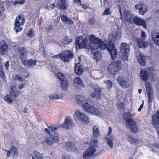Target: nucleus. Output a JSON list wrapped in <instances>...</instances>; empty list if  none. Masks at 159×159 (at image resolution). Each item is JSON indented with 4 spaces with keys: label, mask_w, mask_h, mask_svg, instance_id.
Returning a JSON list of instances; mask_svg holds the SVG:
<instances>
[{
    "label": "nucleus",
    "mask_w": 159,
    "mask_h": 159,
    "mask_svg": "<svg viewBox=\"0 0 159 159\" xmlns=\"http://www.w3.org/2000/svg\"><path fill=\"white\" fill-rule=\"evenodd\" d=\"M19 93L16 90H14L12 88H11L9 91V95L12 99L16 98H17Z\"/></svg>",
    "instance_id": "nucleus-35"
},
{
    "label": "nucleus",
    "mask_w": 159,
    "mask_h": 159,
    "mask_svg": "<svg viewBox=\"0 0 159 159\" xmlns=\"http://www.w3.org/2000/svg\"><path fill=\"white\" fill-rule=\"evenodd\" d=\"M93 134L95 137H98L100 135L99 127L97 125H95L93 127Z\"/></svg>",
    "instance_id": "nucleus-40"
},
{
    "label": "nucleus",
    "mask_w": 159,
    "mask_h": 159,
    "mask_svg": "<svg viewBox=\"0 0 159 159\" xmlns=\"http://www.w3.org/2000/svg\"><path fill=\"white\" fill-rule=\"evenodd\" d=\"M72 41V39L70 37H65L64 39L62 41V45L63 46L65 47L64 45L68 44L69 43H70Z\"/></svg>",
    "instance_id": "nucleus-39"
},
{
    "label": "nucleus",
    "mask_w": 159,
    "mask_h": 159,
    "mask_svg": "<svg viewBox=\"0 0 159 159\" xmlns=\"http://www.w3.org/2000/svg\"><path fill=\"white\" fill-rule=\"evenodd\" d=\"M144 5L143 3H139L138 4L136 5L135 6V7L136 9L140 10Z\"/></svg>",
    "instance_id": "nucleus-55"
},
{
    "label": "nucleus",
    "mask_w": 159,
    "mask_h": 159,
    "mask_svg": "<svg viewBox=\"0 0 159 159\" xmlns=\"http://www.w3.org/2000/svg\"><path fill=\"white\" fill-rule=\"evenodd\" d=\"M62 159H71V158L70 156H68L63 157Z\"/></svg>",
    "instance_id": "nucleus-64"
},
{
    "label": "nucleus",
    "mask_w": 159,
    "mask_h": 159,
    "mask_svg": "<svg viewBox=\"0 0 159 159\" xmlns=\"http://www.w3.org/2000/svg\"><path fill=\"white\" fill-rule=\"evenodd\" d=\"M134 23L138 25H142L144 28H146V23L145 21L142 19L139 18L137 16L134 17L133 19Z\"/></svg>",
    "instance_id": "nucleus-19"
},
{
    "label": "nucleus",
    "mask_w": 159,
    "mask_h": 159,
    "mask_svg": "<svg viewBox=\"0 0 159 159\" xmlns=\"http://www.w3.org/2000/svg\"><path fill=\"white\" fill-rule=\"evenodd\" d=\"M106 84H107V87L109 89H110L112 85V82L110 80H108L106 82H105Z\"/></svg>",
    "instance_id": "nucleus-54"
},
{
    "label": "nucleus",
    "mask_w": 159,
    "mask_h": 159,
    "mask_svg": "<svg viewBox=\"0 0 159 159\" xmlns=\"http://www.w3.org/2000/svg\"><path fill=\"white\" fill-rule=\"evenodd\" d=\"M137 59L139 62L140 64L143 66L146 63L145 57L142 54L139 53V55L137 57Z\"/></svg>",
    "instance_id": "nucleus-31"
},
{
    "label": "nucleus",
    "mask_w": 159,
    "mask_h": 159,
    "mask_svg": "<svg viewBox=\"0 0 159 159\" xmlns=\"http://www.w3.org/2000/svg\"><path fill=\"white\" fill-rule=\"evenodd\" d=\"M120 38L118 34L116 32H114L111 34L109 36L108 39L112 43H114Z\"/></svg>",
    "instance_id": "nucleus-23"
},
{
    "label": "nucleus",
    "mask_w": 159,
    "mask_h": 159,
    "mask_svg": "<svg viewBox=\"0 0 159 159\" xmlns=\"http://www.w3.org/2000/svg\"><path fill=\"white\" fill-rule=\"evenodd\" d=\"M60 4L58 5L59 8L61 10H64L67 9V3L66 0H59Z\"/></svg>",
    "instance_id": "nucleus-30"
},
{
    "label": "nucleus",
    "mask_w": 159,
    "mask_h": 159,
    "mask_svg": "<svg viewBox=\"0 0 159 159\" xmlns=\"http://www.w3.org/2000/svg\"><path fill=\"white\" fill-rule=\"evenodd\" d=\"M91 86L93 89L95 90V91H97L98 89L100 88H99L98 87L97 85L95 83L92 84Z\"/></svg>",
    "instance_id": "nucleus-57"
},
{
    "label": "nucleus",
    "mask_w": 159,
    "mask_h": 159,
    "mask_svg": "<svg viewBox=\"0 0 159 159\" xmlns=\"http://www.w3.org/2000/svg\"><path fill=\"white\" fill-rule=\"evenodd\" d=\"M120 55L122 59L124 61L128 60L129 55L130 47L129 45L125 43H122L120 45Z\"/></svg>",
    "instance_id": "nucleus-4"
},
{
    "label": "nucleus",
    "mask_w": 159,
    "mask_h": 159,
    "mask_svg": "<svg viewBox=\"0 0 159 159\" xmlns=\"http://www.w3.org/2000/svg\"><path fill=\"white\" fill-rule=\"evenodd\" d=\"M64 94L58 91L55 92L50 95V99L63 100L64 99Z\"/></svg>",
    "instance_id": "nucleus-15"
},
{
    "label": "nucleus",
    "mask_w": 159,
    "mask_h": 159,
    "mask_svg": "<svg viewBox=\"0 0 159 159\" xmlns=\"http://www.w3.org/2000/svg\"><path fill=\"white\" fill-rule=\"evenodd\" d=\"M151 123L155 127L159 125V119L157 115H153L152 116Z\"/></svg>",
    "instance_id": "nucleus-34"
},
{
    "label": "nucleus",
    "mask_w": 159,
    "mask_h": 159,
    "mask_svg": "<svg viewBox=\"0 0 159 159\" xmlns=\"http://www.w3.org/2000/svg\"><path fill=\"white\" fill-rule=\"evenodd\" d=\"M74 2L77 3L78 5H81L80 0H74Z\"/></svg>",
    "instance_id": "nucleus-62"
},
{
    "label": "nucleus",
    "mask_w": 159,
    "mask_h": 159,
    "mask_svg": "<svg viewBox=\"0 0 159 159\" xmlns=\"http://www.w3.org/2000/svg\"><path fill=\"white\" fill-rule=\"evenodd\" d=\"M98 148V141L96 139H91L90 142V145L84 152L83 157L84 159H88L94 156Z\"/></svg>",
    "instance_id": "nucleus-2"
},
{
    "label": "nucleus",
    "mask_w": 159,
    "mask_h": 159,
    "mask_svg": "<svg viewBox=\"0 0 159 159\" xmlns=\"http://www.w3.org/2000/svg\"><path fill=\"white\" fill-rule=\"evenodd\" d=\"M73 57V55L69 50L62 51L61 53L51 57L53 59L61 58L62 61L64 62H68Z\"/></svg>",
    "instance_id": "nucleus-3"
},
{
    "label": "nucleus",
    "mask_w": 159,
    "mask_h": 159,
    "mask_svg": "<svg viewBox=\"0 0 159 159\" xmlns=\"http://www.w3.org/2000/svg\"><path fill=\"white\" fill-rule=\"evenodd\" d=\"M95 92L96 94V98L97 99H100L101 96V91L100 88L97 89V91H95Z\"/></svg>",
    "instance_id": "nucleus-46"
},
{
    "label": "nucleus",
    "mask_w": 159,
    "mask_h": 159,
    "mask_svg": "<svg viewBox=\"0 0 159 159\" xmlns=\"http://www.w3.org/2000/svg\"><path fill=\"white\" fill-rule=\"evenodd\" d=\"M43 143L44 144L47 143L48 145H49L50 144V138L48 137L47 136L45 140L43 141Z\"/></svg>",
    "instance_id": "nucleus-53"
},
{
    "label": "nucleus",
    "mask_w": 159,
    "mask_h": 159,
    "mask_svg": "<svg viewBox=\"0 0 159 159\" xmlns=\"http://www.w3.org/2000/svg\"><path fill=\"white\" fill-rule=\"evenodd\" d=\"M25 62H26V65L23 64L25 66L29 65V66L31 67H33L34 66L36 65L37 61L36 60H34L32 59H30L28 61H27L26 59H25Z\"/></svg>",
    "instance_id": "nucleus-32"
},
{
    "label": "nucleus",
    "mask_w": 159,
    "mask_h": 159,
    "mask_svg": "<svg viewBox=\"0 0 159 159\" xmlns=\"http://www.w3.org/2000/svg\"><path fill=\"white\" fill-rule=\"evenodd\" d=\"M111 13V10L109 8H106L104 11V12L102 13V15H109Z\"/></svg>",
    "instance_id": "nucleus-50"
},
{
    "label": "nucleus",
    "mask_w": 159,
    "mask_h": 159,
    "mask_svg": "<svg viewBox=\"0 0 159 159\" xmlns=\"http://www.w3.org/2000/svg\"><path fill=\"white\" fill-rule=\"evenodd\" d=\"M73 125V122L71 118L69 117H66L64 122L61 125L62 128L66 129H70Z\"/></svg>",
    "instance_id": "nucleus-10"
},
{
    "label": "nucleus",
    "mask_w": 159,
    "mask_h": 159,
    "mask_svg": "<svg viewBox=\"0 0 159 159\" xmlns=\"http://www.w3.org/2000/svg\"><path fill=\"white\" fill-rule=\"evenodd\" d=\"M89 39L90 41L102 50L107 48L111 55V57L113 60H115L117 56V52L115 47L113 44H109L108 45H106L101 39H99L93 35L90 36Z\"/></svg>",
    "instance_id": "nucleus-1"
},
{
    "label": "nucleus",
    "mask_w": 159,
    "mask_h": 159,
    "mask_svg": "<svg viewBox=\"0 0 159 159\" xmlns=\"http://www.w3.org/2000/svg\"><path fill=\"white\" fill-rule=\"evenodd\" d=\"M141 37L142 40H145L146 39V36L145 33L143 30H142L141 31Z\"/></svg>",
    "instance_id": "nucleus-56"
},
{
    "label": "nucleus",
    "mask_w": 159,
    "mask_h": 159,
    "mask_svg": "<svg viewBox=\"0 0 159 159\" xmlns=\"http://www.w3.org/2000/svg\"><path fill=\"white\" fill-rule=\"evenodd\" d=\"M0 77L2 79H4V71L2 70V64L0 62Z\"/></svg>",
    "instance_id": "nucleus-51"
},
{
    "label": "nucleus",
    "mask_w": 159,
    "mask_h": 159,
    "mask_svg": "<svg viewBox=\"0 0 159 159\" xmlns=\"http://www.w3.org/2000/svg\"><path fill=\"white\" fill-rule=\"evenodd\" d=\"M75 115L82 122L84 123L88 124L89 123L90 120L88 116L79 110H77L75 111Z\"/></svg>",
    "instance_id": "nucleus-8"
},
{
    "label": "nucleus",
    "mask_w": 159,
    "mask_h": 159,
    "mask_svg": "<svg viewBox=\"0 0 159 159\" xmlns=\"http://www.w3.org/2000/svg\"><path fill=\"white\" fill-rule=\"evenodd\" d=\"M122 116L123 119L126 120V124H127L128 123H129V122H130L131 121L133 120L131 119L129 114L128 112H125L124 114H123Z\"/></svg>",
    "instance_id": "nucleus-36"
},
{
    "label": "nucleus",
    "mask_w": 159,
    "mask_h": 159,
    "mask_svg": "<svg viewBox=\"0 0 159 159\" xmlns=\"http://www.w3.org/2000/svg\"><path fill=\"white\" fill-rule=\"evenodd\" d=\"M146 89L148 94L149 102H152L153 99V93L152 86L149 83L146 82Z\"/></svg>",
    "instance_id": "nucleus-13"
},
{
    "label": "nucleus",
    "mask_w": 159,
    "mask_h": 159,
    "mask_svg": "<svg viewBox=\"0 0 159 159\" xmlns=\"http://www.w3.org/2000/svg\"><path fill=\"white\" fill-rule=\"evenodd\" d=\"M33 159H43V157L41 154L37 151H34L31 155Z\"/></svg>",
    "instance_id": "nucleus-33"
},
{
    "label": "nucleus",
    "mask_w": 159,
    "mask_h": 159,
    "mask_svg": "<svg viewBox=\"0 0 159 159\" xmlns=\"http://www.w3.org/2000/svg\"><path fill=\"white\" fill-rule=\"evenodd\" d=\"M8 49V45L7 43L4 40L0 41V55H4Z\"/></svg>",
    "instance_id": "nucleus-16"
},
{
    "label": "nucleus",
    "mask_w": 159,
    "mask_h": 159,
    "mask_svg": "<svg viewBox=\"0 0 159 159\" xmlns=\"http://www.w3.org/2000/svg\"><path fill=\"white\" fill-rule=\"evenodd\" d=\"M124 16L126 21L129 22H131L133 15L132 14L130 11L125 10L124 12Z\"/></svg>",
    "instance_id": "nucleus-21"
},
{
    "label": "nucleus",
    "mask_w": 159,
    "mask_h": 159,
    "mask_svg": "<svg viewBox=\"0 0 159 159\" xmlns=\"http://www.w3.org/2000/svg\"><path fill=\"white\" fill-rule=\"evenodd\" d=\"M112 131V128L110 127H109V130L107 135L105 137V142L111 148H113L114 147L113 142L114 139V135L111 134Z\"/></svg>",
    "instance_id": "nucleus-6"
},
{
    "label": "nucleus",
    "mask_w": 159,
    "mask_h": 159,
    "mask_svg": "<svg viewBox=\"0 0 159 159\" xmlns=\"http://www.w3.org/2000/svg\"><path fill=\"white\" fill-rule=\"evenodd\" d=\"M148 9V7L145 5H144L139 11V13L142 15H143L145 12L147 11Z\"/></svg>",
    "instance_id": "nucleus-44"
},
{
    "label": "nucleus",
    "mask_w": 159,
    "mask_h": 159,
    "mask_svg": "<svg viewBox=\"0 0 159 159\" xmlns=\"http://www.w3.org/2000/svg\"><path fill=\"white\" fill-rule=\"evenodd\" d=\"M121 65V61L118 60L111 63L108 67V70L109 72L112 75L116 74L120 67Z\"/></svg>",
    "instance_id": "nucleus-7"
},
{
    "label": "nucleus",
    "mask_w": 159,
    "mask_h": 159,
    "mask_svg": "<svg viewBox=\"0 0 159 159\" xmlns=\"http://www.w3.org/2000/svg\"><path fill=\"white\" fill-rule=\"evenodd\" d=\"M74 83L81 87H83L84 84L82 80L80 77L75 78L73 81Z\"/></svg>",
    "instance_id": "nucleus-37"
},
{
    "label": "nucleus",
    "mask_w": 159,
    "mask_h": 159,
    "mask_svg": "<svg viewBox=\"0 0 159 159\" xmlns=\"http://www.w3.org/2000/svg\"><path fill=\"white\" fill-rule=\"evenodd\" d=\"M18 50L20 54V59L21 60L22 63L26 65L25 59H27V57L26 50L24 48L21 47L19 48Z\"/></svg>",
    "instance_id": "nucleus-12"
},
{
    "label": "nucleus",
    "mask_w": 159,
    "mask_h": 159,
    "mask_svg": "<svg viewBox=\"0 0 159 159\" xmlns=\"http://www.w3.org/2000/svg\"><path fill=\"white\" fill-rule=\"evenodd\" d=\"M75 73L78 75H82L84 70L80 63H77L75 66Z\"/></svg>",
    "instance_id": "nucleus-26"
},
{
    "label": "nucleus",
    "mask_w": 159,
    "mask_h": 159,
    "mask_svg": "<svg viewBox=\"0 0 159 159\" xmlns=\"http://www.w3.org/2000/svg\"><path fill=\"white\" fill-rule=\"evenodd\" d=\"M68 83L67 79L61 82V88L64 90H66L68 88Z\"/></svg>",
    "instance_id": "nucleus-42"
},
{
    "label": "nucleus",
    "mask_w": 159,
    "mask_h": 159,
    "mask_svg": "<svg viewBox=\"0 0 159 159\" xmlns=\"http://www.w3.org/2000/svg\"><path fill=\"white\" fill-rule=\"evenodd\" d=\"M91 96L92 98L96 97V94L95 92L94 93H92L91 94Z\"/></svg>",
    "instance_id": "nucleus-63"
},
{
    "label": "nucleus",
    "mask_w": 159,
    "mask_h": 159,
    "mask_svg": "<svg viewBox=\"0 0 159 159\" xmlns=\"http://www.w3.org/2000/svg\"><path fill=\"white\" fill-rule=\"evenodd\" d=\"M4 100L8 103L11 104L12 102V99L11 97L10 96V95H7L4 98Z\"/></svg>",
    "instance_id": "nucleus-49"
},
{
    "label": "nucleus",
    "mask_w": 159,
    "mask_h": 159,
    "mask_svg": "<svg viewBox=\"0 0 159 159\" xmlns=\"http://www.w3.org/2000/svg\"><path fill=\"white\" fill-rule=\"evenodd\" d=\"M144 40L140 39H136L139 48H145L148 47V43Z\"/></svg>",
    "instance_id": "nucleus-22"
},
{
    "label": "nucleus",
    "mask_w": 159,
    "mask_h": 159,
    "mask_svg": "<svg viewBox=\"0 0 159 159\" xmlns=\"http://www.w3.org/2000/svg\"><path fill=\"white\" fill-rule=\"evenodd\" d=\"M60 127H61V125L59 124L51 125H50V131L56 132V131Z\"/></svg>",
    "instance_id": "nucleus-43"
},
{
    "label": "nucleus",
    "mask_w": 159,
    "mask_h": 159,
    "mask_svg": "<svg viewBox=\"0 0 159 159\" xmlns=\"http://www.w3.org/2000/svg\"><path fill=\"white\" fill-rule=\"evenodd\" d=\"M4 66L7 69H8L9 67L8 61H7L4 63Z\"/></svg>",
    "instance_id": "nucleus-61"
},
{
    "label": "nucleus",
    "mask_w": 159,
    "mask_h": 159,
    "mask_svg": "<svg viewBox=\"0 0 159 159\" xmlns=\"http://www.w3.org/2000/svg\"><path fill=\"white\" fill-rule=\"evenodd\" d=\"M25 23V18L22 15H19L16 18L14 23V30L17 33L21 31L23 29L21 26Z\"/></svg>",
    "instance_id": "nucleus-5"
},
{
    "label": "nucleus",
    "mask_w": 159,
    "mask_h": 159,
    "mask_svg": "<svg viewBox=\"0 0 159 159\" xmlns=\"http://www.w3.org/2000/svg\"><path fill=\"white\" fill-rule=\"evenodd\" d=\"M59 139V135L57 132L50 131V146L58 142Z\"/></svg>",
    "instance_id": "nucleus-14"
},
{
    "label": "nucleus",
    "mask_w": 159,
    "mask_h": 159,
    "mask_svg": "<svg viewBox=\"0 0 159 159\" xmlns=\"http://www.w3.org/2000/svg\"><path fill=\"white\" fill-rule=\"evenodd\" d=\"M57 76L58 78L61 80V82L66 79L65 76L62 73H58Z\"/></svg>",
    "instance_id": "nucleus-47"
},
{
    "label": "nucleus",
    "mask_w": 159,
    "mask_h": 159,
    "mask_svg": "<svg viewBox=\"0 0 159 159\" xmlns=\"http://www.w3.org/2000/svg\"><path fill=\"white\" fill-rule=\"evenodd\" d=\"M28 35L30 37H32L34 35V33L33 31L32 30H29L28 33Z\"/></svg>",
    "instance_id": "nucleus-59"
},
{
    "label": "nucleus",
    "mask_w": 159,
    "mask_h": 159,
    "mask_svg": "<svg viewBox=\"0 0 159 159\" xmlns=\"http://www.w3.org/2000/svg\"><path fill=\"white\" fill-rule=\"evenodd\" d=\"M15 80H17L19 82H21L23 81V78L20 75H16L15 77Z\"/></svg>",
    "instance_id": "nucleus-48"
},
{
    "label": "nucleus",
    "mask_w": 159,
    "mask_h": 159,
    "mask_svg": "<svg viewBox=\"0 0 159 159\" xmlns=\"http://www.w3.org/2000/svg\"><path fill=\"white\" fill-rule=\"evenodd\" d=\"M90 48L91 51L93 53L94 57L95 58L97 61L101 60L102 55L100 52L98 51V48L93 43L90 44Z\"/></svg>",
    "instance_id": "nucleus-9"
},
{
    "label": "nucleus",
    "mask_w": 159,
    "mask_h": 159,
    "mask_svg": "<svg viewBox=\"0 0 159 159\" xmlns=\"http://www.w3.org/2000/svg\"><path fill=\"white\" fill-rule=\"evenodd\" d=\"M87 41L85 39L81 38H78L75 42L76 45L78 46L79 48H89L90 45L87 44Z\"/></svg>",
    "instance_id": "nucleus-11"
},
{
    "label": "nucleus",
    "mask_w": 159,
    "mask_h": 159,
    "mask_svg": "<svg viewBox=\"0 0 159 159\" xmlns=\"http://www.w3.org/2000/svg\"><path fill=\"white\" fill-rule=\"evenodd\" d=\"M140 75L141 79L144 81H146L148 80V72L147 70H142L140 73Z\"/></svg>",
    "instance_id": "nucleus-29"
},
{
    "label": "nucleus",
    "mask_w": 159,
    "mask_h": 159,
    "mask_svg": "<svg viewBox=\"0 0 159 159\" xmlns=\"http://www.w3.org/2000/svg\"><path fill=\"white\" fill-rule=\"evenodd\" d=\"M61 19L66 24L70 25L73 23V21L65 15L62 16Z\"/></svg>",
    "instance_id": "nucleus-38"
},
{
    "label": "nucleus",
    "mask_w": 159,
    "mask_h": 159,
    "mask_svg": "<svg viewBox=\"0 0 159 159\" xmlns=\"http://www.w3.org/2000/svg\"><path fill=\"white\" fill-rule=\"evenodd\" d=\"M25 2V0H16L15 1L14 3V5H16V4L23 5L24 4Z\"/></svg>",
    "instance_id": "nucleus-52"
},
{
    "label": "nucleus",
    "mask_w": 159,
    "mask_h": 159,
    "mask_svg": "<svg viewBox=\"0 0 159 159\" xmlns=\"http://www.w3.org/2000/svg\"><path fill=\"white\" fill-rule=\"evenodd\" d=\"M75 100L76 102L79 104H84L87 101L86 97L81 95L76 96L75 97Z\"/></svg>",
    "instance_id": "nucleus-27"
},
{
    "label": "nucleus",
    "mask_w": 159,
    "mask_h": 159,
    "mask_svg": "<svg viewBox=\"0 0 159 159\" xmlns=\"http://www.w3.org/2000/svg\"><path fill=\"white\" fill-rule=\"evenodd\" d=\"M117 80L119 82L120 85L123 87L127 88L129 87V81L125 78L119 76Z\"/></svg>",
    "instance_id": "nucleus-17"
},
{
    "label": "nucleus",
    "mask_w": 159,
    "mask_h": 159,
    "mask_svg": "<svg viewBox=\"0 0 159 159\" xmlns=\"http://www.w3.org/2000/svg\"><path fill=\"white\" fill-rule=\"evenodd\" d=\"M25 85V84L24 83H22L19 84L18 88L19 89H22Z\"/></svg>",
    "instance_id": "nucleus-60"
},
{
    "label": "nucleus",
    "mask_w": 159,
    "mask_h": 159,
    "mask_svg": "<svg viewBox=\"0 0 159 159\" xmlns=\"http://www.w3.org/2000/svg\"><path fill=\"white\" fill-rule=\"evenodd\" d=\"M94 107L89 102L86 103L83 105V109L89 113H91Z\"/></svg>",
    "instance_id": "nucleus-25"
},
{
    "label": "nucleus",
    "mask_w": 159,
    "mask_h": 159,
    "mask_svg": "<svg viewBox=\"0 0 159 159\" xmlns=\"http://www.w3.org/2000/svg\"><path fill=\"white\" fill-rule=\"evenodd\" d=\"M152 39L155 44L159 46V33H152Z\"/></svg>",
    "instance_id": "nucleus-28"
},
{
    "label": "nucleus",
    "mask_w": 159,
    "mask_h": 159,
    "mask_svg": "<svg viewBox=\"0 0 159 159\" xmlns=\"http://www.w3.org/2000/svg\"><path fill=\"white\" fill-rule=\"evenodd\" d=\"M10 150L11 152V154L13 156L16 155L17 156L18 154L16 148L14 146H12L10 148Z\"/></svg>",
    "instance_id": "nucleus-45"
},
{
    "label": "nucleus",
    "mask_w": 159,
    "mask_h": 159,
    "mask_svg": "<svg viewBox=\"0 0 159 159\" xmlns=\"http://www.w3.org/2000/svg\"><path fill=\"white\" fill-rule=\"evenodd\" d=\"M0 2H1V1L0 0ZM4 11V8L1 4L0 3V15L2 14Z\"/></svg>",
    "instance_id": "nucleus-58"
},
{
    "label": "nucleus",
    "mask_w": 159,
    "mask_h": 159,
    "mask_svg": "<svg viewBox=\"0 0 159 159\" xmlns=\"http://www.w3.org/2000/svg\"><path fill=\"white\" fill-rule=\"evenodd\" d=\"M126 126L130 129L133 133H135L137 132L138 129L135 121L133 120L129 123L126 124Z\"/></svg>",
    "instance_id": "nucleus-18"
},
{
    "label": "nucleus",
    "mask_w": 159,
    "mask_h": 159,
    "mask_svg": "<svg viewBox=\"0 0 159 159\" xmlns=\"http://www.w3.org/2000/svg\"><path fill=\"white\" fill-rule=\"evenodd\" d=\"M65 148L67 151L70 152H72L77 150V148L74 144L70 141H68L66 143Z\"/></svg>",
    "instance_id": "nucleus-20"
},
{
    "label": "nucleus",
    "mask_w": 159,
    "mask_h": 159,
    "mask_svg": "<svg viewBox=\"0 0 159 159\" xmlns=\"http://www.w3.org/2000/svg\"><path fill=\"white\" fill-rule=\"evenodd\" d=\"M90 113L99 116H101L102 115V113L101 111L95 107H94L93 109L92 110Z\"/></svg>",
    "instance_id": "nucleus-41"
},
{
    "label": "nucleus",
    "mask_w": 159,
    "mask_h": 159,
    "mask_svg": "<svg viewBox=\"0 0 159 159\" xmlns=\"http://www.w3.org/2000/svg\"><path fill=\"white\" fill-rule=\"evenodd\" d=\"M127 140L130 143L136 145L139 143V140L133 137L131 135L127 136Z\"/></svg>",
    "instance_id": "nucleus-24"
}]
</instances>
